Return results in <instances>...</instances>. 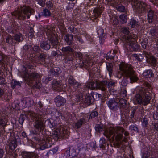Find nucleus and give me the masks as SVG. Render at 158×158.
<instances>
[{
  "label": "nucleus",
  "mask_w": 158,
  "mask_h": 158,
  "mask_svg": "<svg viewBox=\"0 0 158 158\" xmlns=\"http://www.w3.org/2000/svg\"><path fill=\"white\" fill-rule=\"evenodd\" d=\"M66 101V100L64 98L60 95L57 96L55 98V102L58 107L64 105Z\"/></svg>",
  "instance_id": "4468645a"
},
{
  "label": "nucleus",
  "mask_w": 158,
  "mask_h": 158,
  "mask_svg": "<svg viewBox=\"0 0 158 158\" xmlns=\"http://www.w3.org/2000/svg\"><path fill=\"white\" fill-rule=\"evenodd\" d=\"M43 14L45 17H48L51 15L50 11L48 9H45L43 10Z\"/></svg>",
  "instance_id": "603ef678"
},
{
  "label": "nucleus",
  "mask_w": 158,
  "mask_h": 158,
  "mask_svg": "<svg viewBox=\"0 0 158 158\" xmlns=\"http://www.w3.org/2000/svg\"><path fill=\"white\" fill-rule=\"evenodd\" d=\"M6 40L7 43L12 45H15L16 43L14 40L13 36H9L6 38Z\"/></svg>",
  "instance_id": "7c9ffc66"
},
{
  "label": "nucleus",
  "mask_w": 158,
  "mask_h": 158,
  "mask_svg": "<svg viewBox=\"0 0 158 158\" xmlns=\"http://www.w3.org/2000/svg\"><path fill=\"white\" fill-rule=\"evenodd\" d=\"M128 44L130 48H131L132 50L135 51H137L139 47V45L134 41L133 42L130 43Z\"/></svg>",
  "instance_id": "b1692460"
},
{
  "label": "nucleus",
  "mask_w": 158,
  "mask_h": 158,
  "mask_svg": "<svg viewBox=\"0 0 158 158\" xmlns=\"http://www.w3.org/2000/svg\"><path fill=\"white\" fill-rule=\"evenodd\" d=\"M105 7L102 4L98 5L93 10L94 16L95 19L98 17L103 12Z\"/></svg>",
  "instance_id": "9b49d317"
},
{
  "label": "nucleus",
  "mask_w": 158,
  "mask_h": 158,
  "mask_svg": "<svg viewBox=\"0 0 158 158\" xmlns=\"http://www.w3.org/2000/svg\"><path fill=\"white\" fill-rule=\"evenodd\" d=\"M150 34L154 37L158 38V27L153 28L150 31Z\"/></svg>",
  "instance_id": "cd10ccee"
},
{
  "label": "nucleus",
  "mask_w": 158,
  "mask_h": 158,
  "mask_svg": "<svg viewBox=\"0 0 158 158\" xmlns=\"http://www.w3.org/2000/svg\"><path fill=\"white\" fill-rule=\"evenodd\" d=\"M143 53L146 57V61L148 63L154 67L156 65V60L154 56L150 55L149 53L145 51L143 52Z\"/></svg>",
  "instance_id": "6e6552de"
},
{
  "label": "nucleus",
  "mask_w": 158,
  "mask_h": 158,
  "mask_svg": "<svg viewBox=\"0 0 158 158\" xmlns=\"http://www.w3.org/2000/svg\"><path fill=\"white\" fill-rule=\"evenodd\" d=\"M116 52L115 51H113V52L111 51H110L106 55V59L107 60L108 59H113L115 56V54Z\"/></svg>",
  "instance_id": "72a5a7b5"
},
{
  "label": "nucleus",
  "mask_w": 158,
  "mask_h": 158,
  "mask_svg": "<svg viewBox=\"0 0 158 158\" xmlns=\"http://www.w3.org/2000/svg\"><path fill=\"white\" fill-rule=\"evenodd\" d=\"M119 69L121 72L118 73V77L120 78L122 75L126 78H129L131 83L136 82L138 80L135 72L131 65L122 62L119 64Z\"/></svg>",
  "instance_id": "f257e3e1"
},
{
  "label": "nucleus",
  "mask_w": 158,
  "mask_h": 158,
  "mask_svg": "<svg viewBox=\"0 0 158 158\" xmlns=\"http://www.w3.org/2000/svg\"><path fill=\"white\" fill-rule=\"evenodd\" d=\"M92 97L93 98L94 97H95L96 99H99L100 98L102 97V95L98 93H94L92 95Z\"/></svg>",
  "instance_id": "774afa93"
},
{
  "label": "nucleus",
  "mask_w": 158,
  "mask_h": 158,
  "mask_svg": "<svg viewBox=\"0 0 158 158\" xmlns=\"http://www.w3.org/2000/svg\"><path fill=\"white\" fill-rule=\"evenodd\" d=\"M141 95L143 97L142 102L144 106H146L149 103L151 98L150 93L147 90L142 89L141 91Z\"/></svg>",
  "instance_id": "423d86ee"
},
{
  "label": "nucleus",
  "mask_w": 158,
  "mask_h": 158,
  "mask_svg": "<svg viewBox=\"0 0 158 158\" xmlns=\"http://www.w3.org/2000/svg\"><path fill=\"white\" fill-rule=\"evenodd\" d=\"M147 44V40H144L141 42V45L143 48L145 49L146 48Z\"/></svg>",
  "instance_id": "680f3d73"
},
{
  "label": "nucleus",
  "mask_w": 158,
  "mask_h": 158,
  "mask_svg": "<svg viewBox=\"0 0 158 158\" xmlns=\"http://www.w3.org/2000/svg\"><path fill=\"white\" fill-rule=\"evenodd\" d=\"M23 158H38L39 156L37 153L34 152H24L23 153Z\"/></svg>",
  "instance_id": "f3484780"
},
{
  "label": "nucleus",
  "mask_w": 158,
  "mask_h": 158,
  "mask_svg": "<svg viewBox=\"0 0 158 158\" xmlns=\"http://www.w3.org/2000/svg\"><path fill=\"white\" fill-rule=\"evenodd\" d=\"M65 130V128H64V127L58 128L56 130L54 133V135H55L58 138H64V135L63 134V131Z\"/></svg>",
  "instance_id": "2eb2a0df"
},
{
  "label": "nucleus",
  "mask_w": 158,
  "mask_h": 158,
  "mask_svg": "<svg viewBox=\"0 0 158 158\" xmlns=\"http://www.w3.org/2000/svg\"><path fill=\"white\" fill-rule=\"evenodd\" d=\"M152 71L151 70H146L143 73V75L146 78L150 77L153 75Z\"/></svg>",
  "instance_id": "f704fd0d"
},
{
  "label": "nucleus",
  "mask_w": 158,
  "mask_h": 158,
  "mask_svg": "<svg viewBox=\"0 0 158 158\" xmlns=\"http://www.w3.org/2000/svg\"><path fill=\"white\" fill-rule=\"evenodd\" d=\"M40 77V76L36 73H32L30 74L26 73L24 76V79L31 83L34 81H39Z\"/></svg>",
  "instance_id": "39448f33"
},
{
  "label": "nucleus",
  "mask_w": 158,
  "mask_h": 158,
  "mask_svg": "<svg viewBox=\"0 0 158 158\" xmlns=\"http://www.w3.org/2000/svg\"><path fill=\"white\" fill-rule=\"evenodd\" d=\"M62 51L64 53H69V52H73L74 50L70 46H67L63 47L62 48Z\"/></svg>",
  "instance_id": "58836bf2"
},
{
  "label": "nucleus",
  "mask_w": 158,
  "mask_h": 158,
  "mask_svg": "<svg viewBox=\"0 0 158 158\" xmlns=\"http://www.w3.org/2000/svg\"><path fill=\"white\" fill-rule=\"evenodd\" d=\"M106 66L107 69L109 72V76L110 77L113 73V65L112 63H106Z\"/></svg>",
  "instance_id": "c85d7f7f"
},
{
  "label": "nucleus",
  "mask_w": 158,
  "mask_h": 158,
  "mask_svg": "<svg viewBox=\"0 0 158 158\" xmlns=\"http://www.w3.org/2000/svg\"><path fill=\"white\" fill-rule=\"evenodd\" d=\"M86 123L85 119L83 118H82L76 123L75 124V127L77 129H78L80 128L82 125L85 124Z\"/></svg>",
  "instance_id": "393cba45"
},
{
  "label": "nucleus",
  "mask_w": 158,
  "mask_h": 158,
  "mask_svg": "<svg viewBox=\"0 0 158 158\" xmlns=\"http://www.w3.org/2000/svg\"><path fill=\"white\" fill-rule=\"evenodd\" d=\"M121 19L124 23H126L127 20V16L125 14L121 15L119 17Z\"/></svg>",
  "instance_id": "13d9d810"
},
{
  "label": "nucleus",
  "mask_w": 158,
  "mask_h": 158,
  "mask_svg": "<svg viewBox=\"0 0 158 158\" xmlns=\"http://www.w3.org/2000/svg\"><path fill=\"white\" fill-rule=\"evenodd\" d=\"M27 114L29 115L31 119L34 121V127L38 131H40L44 129L43 123L41 120L40 116L31 111H29Z\"/></svg>",
  "instance_id": "7ed1b4c3"
},
{
  "label": "nucleus",
  "mask_w": 158,
  "mask_h": 158,
  "mask_svg": "<svg viewBox=\"0 0 158 158\" xmlns=\"http://www.w3.org/2000/svg\"><path fill=\"white\" fill-rule=\"evenodd\" d=\"M13 37L14 40L18 42L22 41L23 40V37L21 34H16Z\"/></svg>",
  "instance_id": "473e14b6"
},
{
  "label": "nucleus",
  "mask_w": 158,
  "mask_h": 158,
  "mask_svg": "<svg viewBox=\"0 0 158 158\" xmlns=\"http://www.w3.org/2000/svg\"><path fill=\"white\" fill-rule=\"evenodd\" d=\"M25 117V116L23 114L20 115L19 119V123L21 125L23 124Z\"/></svg>",
  "instance_id": "5fc2aeb1"
},
{
  "label": "nucleus",
  "mask_w": 158,
  "mask_h": 158,
  "mask_svg": "<svg viewBox=\"0 0 158 158\" xmlns=\"http://www.w3.org/2000/svg\"><path fill=\"white\" fill-rule=\"evenodd\" d=\"M7 122L8 119L6 118H3L0 119V125L3 127V129H4V127L6 126Z\"/></svg>",
  "instance_id": "4c0bfd02"
},
{
  "label": "nucleus",
  "mask_w": 158,
  "mask_h": 158,
  "mask_svg": "<svg viewBox=\"0 0 158 158\" xmlns=\"http://www.w3.org/2000/svg\"><path fill=\"white\" fill-rule=\"evenodd\" d=\"M130 24L131 25L132 27H134L136 25L137 22L135 20L131 19L130 22Z\"/></svg>",
  "instance_id": "0e129e2a"
},
{
  "label": "nucleus",
  "mask_w": 158,
  "mask_h": 158,
  "mask_svg": "<svg viewBox=\"0 0 158 158\" xmlns=\"http://www.w3.org/2000/svg\"><path fill=\"white\" fill-rule=\"evenodd\" d=\"M47 59V55L44 53H42L40 54L38 58V62L40 64H44L46 62Z\"/></svg>",
  "instance_id": "a211bd4d"
},
{
  "label": "nucleus",
  "mask_w": 158,
  "mask_h": 158,
  "mask_svg": "<svg viewBox=\"0 0 158 158\" xmlns=\"http://www.w3.org/2000/svg\"><path fill=\"white\" fill-rule=\"evenodd\" d=\"M63 85L59 80H53L52 83V87L54 90L60 92L63 89Z\"/></svg>",
  "instance_id": "f8f14e48"
},
{
  "label": "nucleus",
  "mask_w": 158,
  "mask_h": 158,
  "mask_svg": "<svg viewBox=\"0 0 158 158\" xmlns=\"http://www.w3.org/2000/svg\"><path fill=\"white\" fill-rule=\"evenodd\" d=\"M64 128H65V130L63 131V134L64 135V138H67V136L70 134L69 131V128L66 127H64Z\"/></svg>",
  "instance_id": "3c124183"
},
{
  "label": "nucleus",
  "mask_w": 158,
  "mask_h": 158,
  "mask_svg": "<svg viewBox=\"0 0 158 158\" xmlns=\"http://www.w3.org/2000/svg\"><path fill=\"white\" fill-rule=\"evenodd\" d=\"M95 129L97 132L100 133L102 131L103 127L102 126L97 124L95 127Z\"/></svg>",
  "instance_id": "09e8293b"
},
{
  "label": "nucleus",
  "mask_w": 158,
  "mask_h": 158,
  "mask_svg": "<svg viewBox=\"0 0 158 158\" xmlns=\"http://www.w3.org/2000/svg\"><path fill=\"white\" fill-rule=\"evenodd\" d=\"M110 22L114 24H117L118 23V19L115 17H112L110 19Z\"/></svg>",
  "instance_id": "bf43d9fd"
},
{
  "label": "nucleus",
  "mask_w": 158,
  "mask_h": 158,
  "mask_svg": "<svg viewBox=\"0 0 158 158\" xmlns=\"http://www.w3.org/2000/svg\"><path fill=\"white\" fill-rule=\"evenodd\" d=\"M81 85L80 83L78 82H77L73 85V90L75 91H78L79 89L81 88Z\"/></svg>",
  "instance_id": "c03bdc74"
},
{
  "label": "nucleus",
  "mask_w": 158,
  "mask_h": 158,
  "mask_svg": "<svg viewBox=\"0 0 158 158\" xmlns=\"http://www.w3.org/2000/svg\"><path fill=\"white\" fill-rule=\"evenodd\" d=\"M9 148L12 151L14 150L17 146V141L16 139L10 141L9 144Z\"/></svg>",
  "instance_id": "4be33fe9"
},
{
  "label": "nucleus",
  "mask_w": 158,
  "mask_h": 158,
  "mask_svg": "<svg viewBox=\"0 0 158 158\" xmlns=\"http://www.w3.org/2000/svg\"><path fill=\"white\" fill-rule=\"evenodd\" d=\"M68 31L70 33L73 34H76L78 32L77 29L73 26L71 27L68 28Z\"/></svg>",
  "instance_id": "49530a36"
},
{
  "label": "nucleus",
  "mask_w": 158,
  "mask_h": 158,
  "mask_svg": "<svg viewBox=\"0 0 158 158\" xmlns=\"http://www.w3.org/2000/svg\"><path fill=\"white\" fill-rule=\"evenodd\" d=\"M82 63L83 64V66L89 70L91 71L92 70L91 67L93 65V62L91 60H88L87 61L83 60Z\"/></svg>",
  "instance_id": "aec40b11"
},
{
  "label": "nucleus",
  "mask_w": 158,
  "mask_h": 158,
  "mask_svg": "<svg viewBox=\"0 0 158 158\" xmlns=\"http://www.w3.org/2000/svg\"><path fill=\"white\" fill-rule=\"evenodd\" d=\"M121 31L125 35H127L129 32L128 28L126 27L122 28Z\"/></svg>",
  "instance_id": "69168bd1"
},
{
  "label": "nucleus",
  "mask_w": 158,
  "mask_h": 158,
  "mask_svg": "<svg viewBox=\"0 0 158 158\" xmlns=\"http://www.w3.org/2000/svg\"><path fill=\"white\" fill-rule=\"evenodd\" d=\"M134 100L139 104L142 103L143 101V97L141 95V92L140 94H136L135 95V97L134 98Z\"/></svg>",
  "instance_id": "bb28decb"
},
{
  "label": "nucleus",
  "mask_w": 158,
  "mask_h": 158,
  "mask_svg": "<svg viewBox=\"0 0 158 158\" xmlns=\"http://www.w3.org/2000/svg\"><path fill=\"white\" fill-rule=\"evenodd\" d=\"M34 12V10L28 6H25L22 8L21 9H19L12 13V15L17 17L19 19L24 20L26 16L27 18H29L30 16Z\"/></svg>",
  "instance_id": "f03ea898"
},
{
  "label": "nucleus",
  "mask_w": 158,
  "mask_h": 158,
  "mask_svg": "<svg viewBox=\"0 0 158 158\" xmlns=\"http://www.w3.org/2000/svg\"><path fill=\"white\" fill-rule=\"evenodd\" d=\"M11 87L13 89L15 88L17 86H21V84L20 82L14 79H13L12 80L11 82Z\"/></svg>",
  "instance_id": "ea45409f"
},
{
  "label": "nucleus",
  "mask_w": 158,
  "mask_h": 158,
  "mask_svg": "<svg viewBox=\"0 0 158 158\" xmlns=\"http://www.w3.org/2000/svg\"><path fill=\"white\" fill-rule=\"evenodd\" d=\"M127 101L123 98H121L119 100V108L122 111L127 110L129 108V106L127 103Z\"/></svg>",
  "instance_id": "dca6fc26"
},
{
  "label": "nucleus",
  "mask_w": 158,
  "mask_h": 158,
  "mask_svg": "<svg viewBox=\"0 0 158 158\" xmlns=\"http://www.w3.org/2000/svg\"><path fill=\"white\" fill-rule=\"evenodd\" d=\"M97 33L100 38L102 39L104 37L105 34L104 33V30L102 28H98Z\"/></svg>",
  "instance_id": "c9c22d12"
},
{
  "label": "nucleus",
  "mask_w": 158,
  "mask_h": 158,
  "mask_svg": "<svg viewBox=\"0 0 158 158\" xmlns=\"http://www.w3.org/2000/svg\"><path fill=\"white\" fill-rule=\"evenodd\" d=\"M86 87L90 89H94L96 88V82H90L87 83L85 85Z\"/></svg>",
  "instance_id": "2f4dec72"
},
{
  "label": "nucleus",
  "mask_w": 158,
  "mask_h": 158,
  "mask_svg": "<svg viewBox=\"0 0 158 158\" xmlns=\"http://www.w3.org/2000/svg\"><path fill=\"white\" fill-rule=\"evenodd\" d=\"M49 72L52 76H56L59 75L61 73V70L59 67H55L51 69Z\"/></svg>",
  "instance_id": "412c9836"
},
{
  "label": "nucleus",
  "mask_w": 158,
  "mask_h": 158,
  "mask_svg": "<svg viewBox=\"0 0 158 158\" xmlns=\"http://www.w3.org/2000/svg\"><path fill=\"white\" fill-rule=\"evenodd\" d=\"M98 115V113L97 111H94L92 112L89 115V119H90V118H93L95 117H97Z\"/></svg>",
  "instance_id": "4d7b16f0"
},
{
  "label": "nucleus",
  "mask_w": 158,
  "mask_h": 158,
  "mask_svg": "<svg viewBox=\"0 0 158 158\" xmlns=\"http://www.w3.org/2000/svg\"><path fill=\"white\" fill-rule=\"evenodd\" d=\"M80 99V96L78 95L72 97L71 98V100L73 102L72 105H73V104H74L76 102H78L79 101Z\"/></svg>",
  "instance_id": "37998d69"
},
{
  "label": "nucleus",
  "mask_w": 158,
  "mask_h": 158,
  "mask_svg": "<svg viewBox=\"0 0 158 158\" xmlns=\"http://www.w3.org/2000/svg\"><path fill=\"white\" fill-rule=\"evenodd\" d=\"M65 41L69 45L72 44L73 41V36L71 34H66L64 37Z\"/></svg>",
  "instance_id": "6ab92c4d"
},
{
  "label": "nucleus",
  "mask_w": 158,
  "mask_h": 158,
  "mask_svg": "<svg viewBox=\"0 0 158 158\" xmlns=\"http://www.w3.org/2000/svg\"><path fill=\"white\" fill-rule=\"evenodd\" d=\"M112 130V127H111L109 131H105L104 133V135L105 136H106L107 138H109L110 137L111 135H113V136L112 138H113L114 139V136L113 134V132H112V131H111Z\"/></svg>",
  "instance_id": "e433bc0d"
},
{
  "label": "nucleus",
  "mask_w": 158,
  "mask_h": 158,
  "mask_svg": "<svg viewBox=\"0 0 158 158\" xmlns=\"http://www.w3.org/2000/svg\"><path fill=\"white\" fill-rule=\"evenodd\" d=\"M42 86V85L40 82L39 81H36L35 84L34 85V87L36 89H39Z\"/></svg>",
  "instance_id": "e2e57ef3"
},
{
  "label": "nucleus",
  "mask_w": 158,
  "mask_h": 158,
  "mask_svg": "<svg viewBox=\"0 0 158 158\" xmlns=\"http://www.w3.org/2000/svg\"><path fill=\"white\" fill-rule=\"evenodd\" d=\"M51 38V39L48 40L51 42L52 45L53 47L57 46V45H58V42L56 35L54 36L53 37L52 36Z\"/></svg>",
  "instance_id": "c756f323"
},
{
  "label": "nucleus",
  "mask_w": 158,
  "mask_h": 158,
  "mask_svg": "<svg viewBox=\"0 0 158 158\" xmlns=\"http://www.w3.org/2000/svg\"><path fill=\"white\" fill-rule=\"evenodd\" d=\"M52 76L51 74H50L48 75L47 77L43 79L42 81L45 83H48L49 81L52 79Z\"/></svg>",
  "instance_id": "de8ad7c7"
},
{
  "label": "nucleus",
  "mask_w": 158,
  "mask_h": 158,
  "mask_svg": "<svg viewBox=\"0 0 158 158\" xmlns=\"http://www.w3.org/2000/svg\"><path fill=\"white\" fill-rule=\"evenodd\" d=\"M40 149L44 150L46 148L50 147L52 144L51 139L50 137H46V139L42 140L40 142Z\"/></svg>",
  "instance_id": "0eeeda50"
},
{
  "label": "nucleus",
  "mask_w": 158,
  "mask_h": 158,
  "mask_svg": "<svg viewBox=\"0 0 158 158\" xmlns=\"http://www.w3.org/2000/svg\"><path fill=\"white\" fill-rule=\"evenodd\" d=\"M127 40L129 42H133L134 41L135 39L136 38L135 36L131 35H128L127 36L125 37Z\"/></svg>",
  "instance_id": "a19ab883"
},
{
  "label": "nucleus",
  "mask_w": 158,
  "mask_h": 158,
  "mask_svg": "<svg viewBox=\"0 0 158 158\" xmlns=\"http://www.w3.org/2000/svg\"><path fill=\"white\" fill-rule=\"evenodd\" d=\"M40 47L43 49L48 50L50 48V45L47 41H42L40 44Z\"/></svg>",
  "instance_id": "5701e85b"
},
{
  "label": "nucleus",
  "mask_w": 158,
  "mask_h": 158,
  "mask_svg": "<svg viewBox=\"0 0 158 158\" xmlns=\"http://www.w3.org/2000/svg\"><path fill=\"white\" fill-rule=\"evenodd\" d=\"M74 37L76 38L77 41H78L80 43L82 44L83 43V41L81 38L77 35L74 36Z\"/></svg>",
  "instance_id": "338daca9"
},
{
  "label": "nucleus",
  "mask_w": 158,
  "mask_h": 158,
  "mask_svg": "<svg viewBox=\"0 0 158 158\" xmlns=\"http://www.w3.org/2000/svg\"><path fill=\"white\" fill-rule=\"evenodd\" d=\"M71 148L69 147L68 149L66 151V156H73V155H72V153L70 152Z\"/></svg>",
  "instance_id": "052dcab7"
},
{
  "label": "nucleus",
  "mask_w": 158,
  "mask_h": 158,
  "mask_svg": "<svg viewBox=\"0 0 158 158\" xmlns=\"http://www.w3.org/2000/svg\"><path fill=\"white\" fill-rule=\"evenodd\" d=\"M96 88L103 91L106 92L108 88L107 82L105 81H96Z\"/></svg>",
  "instance_id": "9d476101"
},
{
  "label": "nucleus",
  "mask_w": 158,
  "mask_h": 158,
  "mask_svg": "<svg viewBox=\"0 0 158 158\" xmlns=\"http://www.w3.org/2000/svg\"><path fill=\"white\" fill-rule=\"evenodd\" d=\"M77 82L73 76H70L68 79V83L72 86L73 87V85H74L75 83Z\"/></svg>",
  "instance_id": "79ce46f5"
},
{
  "label": "nucleus",
  "mask_w": 158,
  "mask_h": 158,
  "mask_svg": "<svg viewBox=\"0 0 158 158\" xmlns=\"http://www.w3.org/2000/svg\"><path fill=\"white\" fill-rule=\"evenodd\" d=\"M112 131L114 133V139L116 141H118L122 138L123 134L124 131V130L123 127H112Z\"/></svg>",
  "instance_id": "20e7f679"
},
{
  "label": "nucleus",
  "mask_w": 158,
  "mask_h": 158,
  "mask_svg": "<svg viewBox=\"0 0 158 158\" xmlns=\"http://www.w3.org/2000/svg\"><path fill=\"white\" fill-rule=\"evenodd\" d=\"M107 104L110 109L112 111H116L119 109L118 102L114 98L109 100L107 102Z\"/></svg>",
  "instance_id": "1a4fd4ad"
},
{
  "label": "nucleus",
  "mask_w": 158,
  "mask_h": 158,
  "mask_svg": "<svg viewBox=\"0 0 158 158\" xmlns=\"http://www.w3.org/2000/svg\"><path fill=\"white\" fill-rule=\"evenodd\" d=\"M116 8L118 10L121 12H124L125 11V7L123 5L117 6Z\"/></svg>",
  "instance_id": "864d4df0"
},
{
  "label": "nucleus",
  "mask_w": 158,
  "mask_h": 158,
  "mask_svg": "<svg viewBox=\"0 0 158 158\" xmlns=\"http://www.w3.org/2000/svg\"><path fill=\"white\" fill-rule=\"evenodd\" d=\"M92 96H90L89 94L87 95L85 98V102L88 105H90L93 102Z\"/></svg>",
  "instance_id": "a878e982"
},
{
  "label": "nucleus",
  "mask_w": 158,
  "mask_h": 158,
  "mask_svg": "<svg viewBox=\"0 0 158 158\" xmlns=\"http://www.w3.org/2000/svg\"><path fill=\"white\" fill-rule=\"evenodd\" d=\"M26 104L27 107H31L34 104L33 101L32 99H29L26 102Z\"/></svg>",
  "instance_id": "6e6d98bb"
},
{
  "label": "nucleus",
  "mask_w": 158,
  "mask_h": 158,
  "mask_svg": "<svg viewBox=\"0 0 158 158\" xmlns=\"http://www.w3.org/2000/svg\"><path fill=\"white\" fill-rule=\"evenodd\" d=\"M55 116L56 119H63L64 117L62 113L60 112H57L55 113Z\"/></svg>",
  "instance_id": "8fccbe9b"
},
{
  "label": "nucleus",
  "mask_w": 158,
  "mask_h": 158,
  "mask_svg": "<svg viewBox=\"0 0 158 158\" xmlns=\"http://www.w3.org/2000/svg\"><path fill=\"white\" fill-rule=\"evenodd\" d=\"M55 28L53 27L48 26L45 29L46 32V35L48 39H51L52 36L56 35L54 33Z\"/></svg>",
  "instance_id": "ddd939ff"
},
{
  "label": "nucleus",
  "mask_w": 158,
  "mask_h": 158,
  "mask_svg": "<svg viewBox=\"0 0 158 158\" xmlns=\"http://www.w3.org/2000/svg\"><path fill=\"white\" fill-rule=\"evenodd\" d=\"M64 62L65 63H70V62L73 61V58L71 56L68 55L65 56L64 58Z\"/></svg>",
  "instance_id": "a18cd8bd"
}]
</instances>
